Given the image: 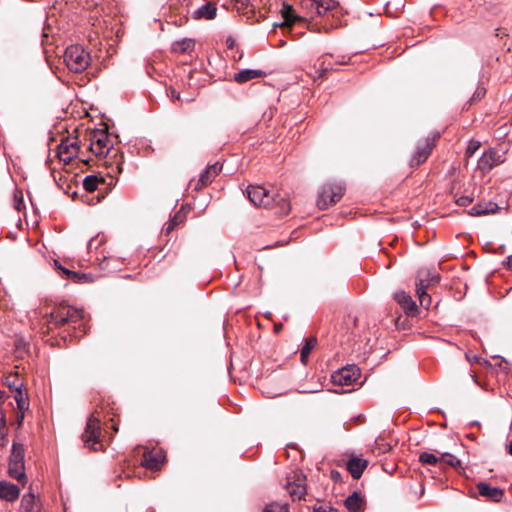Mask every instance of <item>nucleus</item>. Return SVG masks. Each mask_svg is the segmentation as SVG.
Wrapping results in <instances>:
<instances>
[{
	"instance_id": "18",
	"label": "nucleus",
	"mask_w": 512,
	"mask_h": 512,
	"mask_svg": "<svg viewBox=\"0 0 512 512\" xmlns=\"http://www.w3.org/2000/svg\"><path fill=\"white\" fill-rule=\"evenodd\" d=\"M164 459L165 456L161 451H145L141 465L151 470H157L160 468Z\"/></svg>"
},
{
	"instance_id": "48",
	"label": "nucleus",
	"mask_w": 512,
	"mask_h": 512,
	"mask_svg": "<svg viewBox=\"0 0 512 512\" xmlns=\"http://www.w3.org/2000/svg\"><path fill=\"white\" fill-rule=\"evenodd\" d=\"M508 453L510 455H512V441L510 442V444L508 445Z\"/></svg>"
},
{
	"instance_id": "40",
	"label": "nucleus",
	"mask_w": 512,
	"mask_h": 512,
	"mask_svg": "<svg viewBox=\"0 0 512 512\" xmlns=\"http://www.w3.org/2000/svg\"><path fill=\"white\" fill-rule=\"evenodd\" d=\"M486 93V90L485 88H477L476 91L474 92L473 96L471 97V102H475L477 100H480L481 98L484 97Z\"/></svg>"
},
{
	"instance_id": "50",
	"label": "nucleus",
	"mask_w": 512,
	"mask_h": 512,
	"mask_svg": "<svg viewBox=\"0 0 512 512\" xmlns=\"http://www.w3.org/2000/svg\"><path fill=\"white\" fill-rule=\"evenodd\" d=\"M3 394H4V392L0 391V400H2Z\"/></svg>"
},
{
	"instance_id": "30",
	"label": "nucleus",
	"mask_w": 512,
	"mask_h": 512,
	"mask_svg": "<svg viewBox=\"0 0 512 512\" xmlns=\"http://www.w3.org/2000/svg\"><path fill=\"white\" fill-rule=\"evenodd\" d=\"M58 268L62 271L63 275H65L67 279H70L76 283H84L90 280V276L87 274L71 271L66 268H63L60 265L58 266Z\"/></svg>"
},
{
	"instance_id": "36",
	"label": "nucleus",
	"mask_w": 512,
	"mask_h": 512,
	"mask_svg": "<svg viewBox=\"0 0 512 512\" xmlns=\"http://www.w3.org/2000/svg\"><path fill=\"white\" fill-rule=\"evenodd\" d=\"M98 178L94 175H88L83 180V187L88 192H93L98 187Z\"/></svg>"
},
{
	"instance_id": "11",
	"label": "nucleus",
	"mask_w": 512,
	"mask_h": 512,
	"mask_svg": "<svg viewBox=\"0 0 512 512\" xmlns=\"http://www.w3.org/2000/svg\"><path fill=\"white\" fill-rule=\"evenodd\" d=\"M303 6L310 10H315L319 16L332 12L338 7L336 0H304Z\"/></svg>"
},
{
	"instance_id": "29",
	"label": "nucleus",
	"mask_w": 512,
	"mask_h": 512,
	"mask_svg": "<svg viewBox=\"0 0 512 512\" xmlns=\"http://www.w3.org/2000/svg\"><path fill=\"white\" fill-rule=\"evenodd\" d=\"M440 465H447L457 471L463 470L461 460L456 455L448 452L440 454Z\"/></svg>"
},
{
	"instance_id": "25",
	"label": "nucleus",
	"mask_w": 512,
	"mask_h": 512,
	"mask_svg": "<svg viewBox=\"0 0 512 512\" xmlns=\"http://www.w3.org/2000/svg\"><path fill=\"white\" fill-rule=\"evenodd\" d=\"M14 400L17 403L18 413H17V422L18 425L22 424V421L24 419V412L28 409L29 403L27 398L25 397V394L21 389L16 386V392L14 394Z\"/></svg>"
},
{
	"instance_id": "4",
	"label": "nucleus",
	"mask_w": 512,
	"mask_h": 512,
	"mask_svg": "<svg viewBox=\"0 0 512 512\" xmlns=\"http://www.w3.org/2000/svg\"><path fill=\"white\" fill-rule=\"evenodd\" d=\"M90 61L89 53L80 45H71L65 50L64 62L72 72L80 73L84 71L89 66Z\"/></svg>"
},
{
	"instance_id": "15",
	"label": "nucleus",
	"mask_w": 512,
	"mask_h": 512,
	"mask_svg": "<svg viewBox=\"0 0 512 512\" xmlns=\"http://www.w3.org/2000/svg\"><path fill=\"white\" fill-rule=\"evenodd\" d=\"M433 148V142L429 138L425 139L422 144H418L414 155L410 160V166L415 167L424 163L429 157Z\"/></svg>"
},
{
	"instance_id": "41",
	"label": "nucleus",
	"mask_w": 512,
	"mask_h": 512,
	"mask_svg": "<svg viewBox=\"0 0 512 512\" xmlns=\"http://www.w3.org/2000/svg\"><path fill=\"white\" fill-rule=\"evenodd\" d=\"M14 207L18 211H21V209L24 207V202L21 193L19 196L18 194L14 195Z\"/></svg>"
},
{
	"instance_id": "26",
	"label": "nucleus",
	"mask_w": 512,
	"mask_h": 512,
	"mask_svg": "<svg viewBox=\"0 0 512 512\" xmlns=\"http://www.w3.org/2000/svg\"><path fill=\"white\" fill-rule=\"evenodd\" d=\"M217 8L212 3H207L199 7L197 10L193 12L194 19H207L211 20L216 17Z\"/></svg>"
},
{
	"instance_id": "38",
	"label": "nucleus",
	"mask_w": 512,
	"mask_h": 512,
	"mask_svg": "<svg viewBox=\"0 0 512 512\" xmlns=\"http://www.w3.org/2000/svg\"><path fill=\"white\" fill-rule=\"evenodd\" d=\"M313 512H337V510L334 509L329 504H321V505H315L313 508Z\"/></svg>"
},
{
	"instance_id": "49",
	"label": "nucleus",
	"mask_w": 512,
	"mask_h": 512,
	"mask_svg": "<svg viewBox=\"0 0 512 512\" xmlns=\"http://www.w3.org/2000/svg\"><path fill=\"white\" fill-rule=\"evenodd\" d=\"M336 63L342 65V64H345L346 62L345 61H337Z\"/></svg>"
},
{
	"instance_id": "32",
	"label": "nucleus",
	"mask_w": 512,
	"mask_h": 512,
	"mask_svg": "<svg viewBox=\"0 0 512 512\" xmlns=\"http://www.w3.org/2000/svg\"><path fill=\"white\" fill-rule=\"evenodd\" d=\"M419 461L423 465L434 466V465L440 464V456H437L434 453L422 452L419 455Z\"/></svg>"
},
{
	"instance_id": "6",
	"label": "nucleus",
	"mask_w": 512,
	"mask_h": 512,
	"mask_svg": "<svg viewBox=\"0 0 512 512\" xmlns=\"http://www.w3.org/2000/svg\"><path fill=\"white\" fill-rule=\"evenodd\" d=\"M345 192V186L342 183H326L324 184L317 199V205L320 209H327L329 206L336 204L341 200Z\"/></svg>"
},
{
	"instance_id": "12",
	"label": "nucleus",
	"mask_w": 512,
	"mask_h": 512,
	"mask_svg": "<svg viewBox=\"0 0 512 512\" xmlns=\"http://www.w3.org/2000/svg\"><path fill=\"white\" fill-rule=\"evenodd\" d=\"M286 489L293 500H300L306 494L305 477L298 474L289 477Z\"/></svg>"
},
{
	"instance_id": "43",
	"label": "nucleus",
	"mask_w": 512,
	"mask_h": 512,
	"mask_svg": "<svg viewBox=\"0 0 512 512\" xmlns=\"http://www.w3.org/2000/svg\"><path fill=\"white\" fill-rule=\"evenodd\" d=\"M331 479L334 481V482H341L342 481V475L339 471L337 470H332L331 471Z\"/></svg>"
},
{
	"instance_id": "37",
	"label": "nucleus",
	"mask_w": 512,
	"mask_h": 512,
	"mask_svg": "<svg viewBox=\"0 0 512 512\" xmlns=\"http://www.w3.org/2000/svg\"><path fill=\"white\" fill-rule=\"evenodd\" d=\"M481 146V143L477 140H471L469 143H468V146L466 148V151H465V155L467 157H471L475 154V152L480 148Z\"/></svg>"
},
{
	"instance_id": "45",
	"label": "nucleus",
	"mask_w": 512,
	"mask_h": 512,
	"mask_svg": "<svg viewBox=\"0 0 512 512\" xmlns=\"http://www.w3.org/2000/svg\"><path fill=\"white\" fill-rule=\"evenodd\" d=\"M8 443L7 435L0 431V447L6 446Z\"/></svg>"
},
{
	"instance_id": "23",
	"label": "nucleus",
	"mask_w": 512,
	"mask_h": 512,
	"mask_svg": "<svg viewBox=\"0 0 512 512\" xmlns=\"http://www.w3.org/2000/svg\"><path fill=\"white\" fill-rule=\"evenodd\" d=\"M266 76V72L260 69H244L235 73L233 76L234 81L237 83H246L250 80L262 78Z\"/></svg>"
},
{
	"instance_id": "5",
	"label": "nucleus",
	"mask_w": 512,
	"mask_h": 512,
	"mask_svg": "<svg viewBox=\"0 0 512 512\" xmlns=\"http://www.w3.org/2000/svg\"><path fill=\"white\" fill-rule=\"evenodd\" d=\"M100 435V419L94 414H91L87 419L84 432L81 435L84 446L93 451L101 450L103 445L100 442Z\"/></svg>"
},
{
	"instance_id": "22",
	"label": "nucleus",
	"mask_w": 512,
	"mask_h": 512,
	"mask_svg": "<svg viewBox=\"0 0 512 512\" xmlns=\"http://www.w3.org/2000/svg\"><path fill=\"white\" fill-rule=\"evenodd\" d=\"M347 470L354 479H359L368 466V461L360 457H352L348 460Z\"/></svg>"
},
{
	"instance_id": "51",
	"label": "nucleus",
	"mask_w": 512,
	"mask_h": 512,
	"mask_svg": "<svg viewBox=\"0 0 512 512\" xmlns=\"http://www.w3.org/2000/svg\"><path fill=\"white\" fill-rule=\"evenodd\" d=\"M91 244H92V240H90V242L88 243V248L91 247Z\"/></svg>"
},
{
	"instance_id": "21",
	"label": "nucleus",
	"mask_w": 512,
	"mask_h": 512,
	"mask_svg": "<svg viewBox=\"0 0 512 512\" xmlns=\"http://www.w3.org/2000/svg\"><path fill=\"white\" fill-rule=\"evenodd\" d=\"M20 509L22 512H42V503L33 493L29 492L22 496Z\"/></svg>"
},
{
	"instance_id": "1",
	"label": "nucleus",
	"mask_w": 512,
	"mask_h": 512,
	"mask_svg": "<svg viewBox=\"0 0 512 512\" xmlns=\"http://www.w3.org/2000/svg\"><path fill=\"white\" fill-rule=\"evenodd\" d=\"M246 193L251 203L255 206L275 210V213L279 216H285L291 210L286 194H271L269 190L260 185H249Z\"/></svg>"
},
{
	"instance_id": "9",
	"label": "nucleus",
	"mask_w": 512,
	"mask_h": 512,
	"mask_svg": "<svg viewBox=\"0 0 512 512\" xmlns=\"http://www.w3.org/2000/svg\"><path fill=\"white\" fill-rule=\"evenodd\" d=\"M360 376L359 368L356 366L344 367L332 374V382L340 386L354 384Z\"/></svg>"
},
{
	"instance_id": "39",
	"label": "nucleus",
	"mask_w": 512,
	"mask_h": 512,
	"mask_svg": "<svg viewBox=\"0 0 512 512\" xmlns=\"http://www.w3.org/2000/svg\"><path fill=\"white\" fill-rule=\"evenodd\" d=\"M472 201H473V198L470 196H460L459 198L456 199V204L459 206L466 207L469 204H471Z\"/></svg>"
},
{
	"instance_id": "42",
	"label": "nucleus",
	"mask_w": 512,
	"mask_h": 512,
	"mask_svg": "<svg viewBox=\"0 0 512 512\" xmlns=\"http://www.w3.org/2000/svg\"><path fill=\"white\" fill-rule=\"evenodd\" d=\"M178 221H177V216H175L167 225L166 227L164 228L165 230V233L166 234H169L173 229L174 227L177 225Z\"/></svg>"
},
{
	"instance_id": "35",
	"label": "nucleus",
	"mask_w": 512,
	"mask_h": 512,
	"mask_svg": "<svg viewBox=\"0 0 512 512\" xmlns=\"http://www.w3.org/2000/svg\"><path fill=\"white\" fill-rule=\"evenodd\" d=\"M282 15H283V18H284V23L286 25H291L294 21L299 19V17H297L294 14L293 8L291 6H288V5H284L283 6Z\"/></svg>"
},
{
	"instance_id": "46",
	"label": "nucleus",
	"mask_w": 512,
	"mask_h": 512,
	"mask_svg": "<svg viewBox=\"0 0 512 512\" xmlns=\"http://www.w3.org/2000/svg\"><path fill=\"white\" fill-rule=\"evenodd\" d=\"M22 383H20L19 380L15 379L13 382L9 383L10 387H13L15 389L14 393L16 392V386H18L19 389H21Z\"/></svg>"
},
{
	"instance_id": "47",
	"label": "nucleus",
	"mask_w": 512,
	"mask_h": 512,
	"mask_svg": "<svg viewBox=\"0 0 512 512\" xmlns=\"http://www.w3.org/2000/svg\"><path fill=\"white\" fill-rule=\"evenodd\" d=\"M506 264L508 266V269L512 272V255L507 257Z\"/></svg>"
},
{
	"instance_id": "28",
	"label": "nucleus",
	"mask_w": 512,
	"mask_h": 512,
	"mask_svg": "<svg viewBox=\"0 0 512 512\" xmlns=\"http://www.w3.org/2000/svg\"><path fill=\"white\" fill-rule=\"evenodd\" d=\"M349 512H361L363 506V498L358 492H353L344 502Z\"/></svg>"
},
{
	"instance_id": "10",
	"label": "nucleus",
	"mask_w": 512,
	"mask_h": 512,
	"mask_svg": "<svg viewBox=\"0 0 512 512\" xmlns=\"http://www.w3.org/2000/svg\"><path fill=\"white\" fill-rule=\"evenodd\" d=\"M79 152L78 142L68 138L61 141L58 145V157L61 161L68 164Z\"/></svg>"
},
{
	"instance_id": "20",
	"label": "nucleus",
	"mask_w": 512,
	"mask_h": 512,
	"mask_svg": "<svg viewBox=\"0 0 512 512\" xmlns=\"http://www.w3.org/2000/svg\"><path fill=\"white\" fill-rule=\"evenodd\" d=\"M20 489L17 485L8 481H0V499L14 502L19 498Z\"/></svg>"
},
{
	"instance_id": "19",
	"label": "nucleus",
	"mask_w": 512,
	"mask_h": 512,
	"mask_svg": "<svg viewBox=\"0 0 512 512\" xmlns=\"http://www.w3.org/2000/svg\"><path fill=\"white\" fill-rule=\"evenodd\" d=\"M314 73L311 76L314 80L324 78L326 73L334 69V63L327 59V55L319 57L313 66Z\"/></svg>"
},
{
	"instance_id": "31",
	"label": "nucleus",
	"mask_w": 512,
	"mask_h": 512,
	"mask_svg": "<svg viewBox=\"0 0 512 512\" xmlns=\"http://www.w3.org/2000/svg\"><path fill=\"white\" fill-rule=\"evenodd\" d=\"M316 343H317V341L314 338L305 339V345L302 347L301 353H300V359L303 364L307 363L310 353L316 346Z\"/></svg>"
},
{
	"instance_id": "16",
	"label": "nucleus",
	"mask_w": 512,
	"mask_h": 512,
	"mask_svg": "<svg viewBox=\"0 0 512 512\" xmlns=\"http://www.w3.org/2000/svg\"><path fill=\"white\" fill-rule=\"evenodd\" d=\"M478 493L487 500L500 502L504 497V490L493 487L485 482H479L476 485Z\"/></svg>"
},
{
	"instance_id": "27",
	"label": "nucleus",
	"mask_w": 512,
	"mask_h": 512,
	"mask_svg": "<svg viewBox=\"0 0 512 512\" xmlns=\"http://www.w3.org/2000/svg\"><path fill=\"white\" fill-rule=\"evenodd\" d=\"M195 48V41L191 38H183L172 43V52L183 54L193 51Z\"/></svg>"
},
{
	"instance_id": "17",
	"label": "nucleus",
	"mask_w": 512,
	"mask_h": 512,
	"mask_svg": "<svg viewBox=\"0 0 512 512\" xmlns=\"http://www.w3.org/2000/svg\"><path fill=\"white\" fill-rule=\"evenodd\" d=\"M394 298L408 316L416 314L418 310L417 305L409 294L404 291H398L395 293Z\"/></svg>"
},
{
	"instance_id": "24",
	"label": "nucleus",
	"mask_w": 512,
	"mask_h": 512,
	"mask_svg": "<svg viewBox=\"0 0 512 512\" xmlns=\"http://www.w3.org/2000/svg\"><path fill=\"white\" fill-rule=\"evenodd\" d=\"M500 210V207L494 202L478 203L469 210L471 216H482L495 214Z\"/></svg>"
},
{
	"instance_id": "8",
	"label": "nucleus",
	"mask_w": 512,
	"mask_h": 512,
	"mask_svg": "<svg viewBox=\"0 0 512 512\" xmlns=\"http://www.w3.org/2000/svg\"><path fill=\"white\" fill-rule=\"evenodd\" d=\"M112 142L105 130H95L90 134V150L96 156H106L112 149Z\"/></svg>"
},
{
	"instance_id": "14",
	"label": "nucleus",
	"mask_w": 512,
	"mask_h": 512,
	"mask_svg": "<svg viewBox=\"0 0 512 512\" xmlns=\"http://www.w3.org/2000/svg\"><path fill=\"white\" fill-rule=\"evenodd\" d=\"M504 160L505 159L503 154H499L497 151L491 149L483 153L478 161V167L482 171H489L494 166L503 163Z\"/></svg>"
},
{
	"instance_id": "44",
	"label": "nucleus",
	"mask_w": 512,
	"mask_h": 512,
	"mask_svg": "<svg viewBox=\"0 0 512 512\" xmlns=\"http://www.w3.org/2000/svg\"><path fill=\"white\" fill-rule=\"evenodd\" d=\"M168 95L173 100H180V93L178 91H176L175 89H173V88L170 89Z\"/></svg>"
},
{
	"instance_id": "7",
	"label": "nucleus",
	"mask_w": 512,
	"mask_h": 512,
	"mask_svg": "<svg viewBox=\"0 0 512 512\" xmlns=\"http://www.w3.org/2000/svg\"><path fill=\"white\" fill-rule=\"evenodd\" d=\"M8 473L12 478L22 482L26 479L24 463V447L22 444L14 443L9 458Z\"/></svg>"
},
{
	"instance_id": "13",
	"label": "nucleus",
	"mask_w": 512,
	"mask_h": 512,
	"mask_svg": "<svg viewBox=\"0 0 512 512\" xmlns=\"http://www.w3.org/2000/svg\"><path fill=\"white\" fill-rule=\"evenodd\" d=\"M221 170L222 165L219 162L207 166V168L201 173L199 179L196 181L194 188L196 190H200L203 187L208 186L221 172Z\"/></svg>"
},
{
	"instance_id": "3",
	"label": "nucleus",
	"mask_w": 512,
	"mask_h": 512,
	"mask_svg": "<svg viewBox=\"0 0 512 512\" xmlns=\"http://www.w3.org/2000/svg\"><path fill=\"white\" fill-rule=\"evenodd\" d=\"M440 275L429 268H421L416 276V293L419 298L420 305L428 309L431 305V296L427 293V289L438 284Z\"/></svg>"
},
{
	"instance_id": "34",
	"label": "nucleus",
	"mask_w": 512,
	"mask_h": 512,
	"mask_svg": "<svg viewBox=\"0 0 512 512\" xmlns=\"http://www.w3.org/2000/svg\"><path fill=\"white\" fill-rule=\"evenodd\" d=\"M262 512H289L286 503L271 502L264 506Z\"/></svg>"
},
{
	"instance_id": "2",
	"label": "nucleus",
	"mask_w": 512,
	"mask_h": 512,
	"mask_svg": "<svg viewBox=\"0 0 512 512\" xmlns=\"http://www.w3.org/2000/svg\"><path fill=\"white\" fill-rule=\"evenodd\" d=\"M46 318L47 323L54 324L55 326L69 324L74 327H76V325L80 327V322L84 318V311L66 304H60L55 306L52 311L46 315Z\"/></svg>"
},
{
	"instance_id": "33",
	"label": "nucleus",
	"mask_w": 512,
	"mask_h": 512,
	"mask_svg": "<svg viewBox=\"0 0 512 512\" xmlns=\"http://www.w3.org/2000/svg\"><path fill=\"white\" fill-rule=\"evenodd\" d=\"M238 12L246 14L254 11V5L251 0H233Z\"/></svg>"
}]
</instances>
